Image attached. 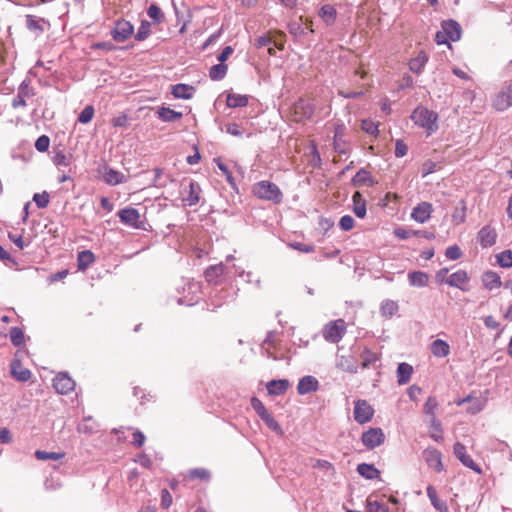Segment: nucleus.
I'll use <instances>...</instances> for the list:
<instances>
[{
    "label": "nucleus",
    "instance_id": "19",
    "mask_svg": "<svg viewBox=\"0 0 512 512\" xmlns=\"http://www.w3.org/2000/svg\"><path fill=\"white\" fill-rule=\"evenodd\" d=\"M469 281L468 274L465 270H458L447 277L445 283L450 287L458 288L466 291L465 284Z\"/></svg>",
    "mask_w": 512,
    "mask_h": 512
},
{
    "label": "nucleus",
    "instance_id": "58",
    "mask_svg": "<svg viewBox=\"0 0 512 512\" xmlns=\"http://www.w3.org/2000/svg\"><path fill=\"white\" fill-rule=\"evenodd\" d=\"M190 479L209 480L210 472L205 468H195L188 472Z\"/></svg>",
    "mask_w": 512,
    "mask_h": 512
},
{
    "label": "nucleus",
    "instance_id": "14",
    "mask_svg": "<svg viewBox=\"0 0 512 512\" xmlns=\"http://www.w3.org/2000/svg\"><path fill=\"white\" fill-rule=\"evenodd\" d=\"M385 435L381 428H370L362 435V443L367 448H375L383 444Z\"/></svg>",
    "mask_w": 512,
    "mask_h": 512
},
{
    "label": "nucleus",
    "instance_id": "32",
    "mask_svg": "<svg viewBox=\"0 0 512 512\" xmlns=\"http://www.w3.org/2000/svg\"><path fill=\"white\" fill-rule=\"evenodd\" d=\"M455 456L459 461L466 467L472 469L476 473H481L482 470L480 466L472 459V457L467 453V450H454Z\"/></svg>",
    "mask_w": 512,
    "mask_h": 512
},
{
    "label": "nucleus",
    "instance_id": "62",
    "mask_svg": "<svg viewBox=\"0 0 512 512\" xmlns=\"http://www.w3.org/2000/svg\"><path fill=\"white\" fill-rule=\"evenodd\" d=\"M50 145V138L47 135H41L35 142V148L39 152H45Z\"/></svg>",
    "mask_w": 512,
    "mask_h": 512
},
{
    "label": "nucleus",
    "instance_id": "31",
    "mask_svg": "<svg viewBox=\"0 0 512 512\" xmlns=\"http://www.w3.org/2000/svg\"><path fill=\"white\" fill-rule=\"evenodd\" d=\"M289 381L286 379L271 380L267 383L266 388L271 395H281L289 388Z\"/></svg>",
    "mask_w": 512,
    "mask_h": 512
},
{
    "label": "nucleus",
    "instance_id": "25",
    "mask_svg": "<svg viewBox=\"0 0 512 512\" xmlns=\"http://www.w3.org/2000/svg\"><path fill=\"white\" fill-rule=\"evenodd\" d=\"M225 266L223 264L211 265L206 268L204 272L205 279L209 283L219 284L220 278L225 272Z\"/></svg>",
    "mask_w": 512,
    "mask_h": 512
},
{
    "label": "nucleus",
    "instance_id": "27",
    "mask_svg": "<svg viewBox=\"0 0 512 512\" xmlns=\"http://www.w3.org/2000/svg\"><path fill=\"white\" fill-rule=\"evenodd\" d=\"M428 62V56L425 51L421 50L418 54L409 61V69L416 74H420L426 63Z\"/></svg>",
    "mask_w": 512,
    "mask_h": 512
},
{
    "label": "nucleus",
    "instance_id": "3",
    "mask_svg": "<svg viewBox=\"0 0 512 512\" xmlns=\"http://www.w3.org/2000/svg\"><path fill=\"white\" fill-rule=\"evenodd\" d=\"M347 330L346 323L343 319H337L328 322L323 330V338L330 343H338L342 340Z\"/></svg>",
    "mask_w": 512,
    "mask_h": 512
},
{
    "label": "nucleus",
    "instance_id": "21",
    "mask_svg": "<svg viewBox=\"0 0 512 512\" xmlns=\"http://www.w3.org/2000/svg\"><path fill=\"white\" fill-rule=\"evenodd\" d=\"M319 388V382L314 376H304L302 377L297 385V392L300 395H305L311 392L317 391Z\"/></svg>",
    "mask_w": 512,
    "mask_h": 512
},
{
    "label": "nucleus",
    "instance_id": "30",
    "mask_svg": "<svg viewBox=\"0 0 512 512\" xmlns=\"http://www.w3.org/2000/svg\"><path fill=\"white\" fill-rule=\"evenodd\" d=\"M399 311V305L396 301L386 299L381 302L380 314L385 319H391Z\"/></svg>",
    "mask_w": 512,
    "mask_h": 512
},
{
    "label": "nucleus",
    "instance_id": "34",
    "mask_svg": "<svg viewBox=\"0 0 512 512\" xmlns=\"http://www.w3.org/2000/svg\"><path fill=\"white\" fill-rule=\"evenodd\" d=\"M413 373V367L406 363L402 362L398 365L397 368V382L399 385L407 384L412 376Z\"/></svg>",
    "mask_w": 512,
    "mask_h": 512
},
{
    "label": "nucleus",
    "instance_id": "63",
    "mask_svg": "<svg viewBox=\"0 0 512 512\" xmlns=\"http://www.w3.org/2000/svg\"><path fill=\"white\" fill-rule=\"evenodd\" d=\"M289 246L294 250L300 251L302 253H312L315 251L314 245L305 244L302 242H292L289 244Z\"/></svg>",
    "mask_w": 512,
    "mask_h": 512
},
{
    "label": "nucleus",
    "instance_id": "55",
    "mask_svg": "<svg viewBox=\"0 0 512 512\" xmlns=\"http://www.w3.org/2000/svg\"><path fill=\"white\" fill-rule=\"evenodd\" d=\"M466 219V205L464 201H461V207H456L453 214L452 220L456 225L463 223Z\"/></svg>",
    "mask_w": 512,
    "mask_h": 512
},
{
    "label": "nucleus",
    "instance_id": "39",
    "mask_svg": "<svg viewBox=\"0 0 512 512\" xmlns=\"http://www.w3.org/2000/svg\"><path fill=\"white\" fill-rule=\"evenodd\" d=\"M362 359L361 366L363 369L375 366L376 362L379 361L378 353L371 351L369 348L365 347L360 355Z\"/></svg>",
    "mask_w": 512,
    "mask_h": 512
},
{
    "label": "nucleus",
    "instance_id": "40",
    "mask_svg": "<svg viewBox=\"0 0 512 512\" xmlns=\"http://www.w3.org/2000/svg\"><path fill=\"white\" fill-rule=\"evenodd\" d=\"M351 181H352V184L354 186H362V185H365V184H368L369 186H372L374 184V181H373L369 171H367L364 168H361L355 174V176L352 178Z\"/></svg>",
    "mask_w": 512,
    "mask_h": 512
},
{
    "label": "nucleus",
    "instance_id": "56",
    "mask_svg": "<svg viewBox=\"0 0 512 512\" xmlns=\"http://www.w3.org/2000/svg\"><path fill=\"white\" fill-rule=\"evenodd\" d=\"M33 201L38 208L44 209L50 202V196L46 191H43L42 193H35L33 196Z\"/></svg>",
    "mask_w": 512,
    "mask_h": 512
},
{
    "label": "nucleus",
    "instance_id": "51",
    "mask_svg": "<svg viewBox=\"0 0 512 512\" xmlns=\"http://www.w3.org/2000/svg\"><path fill=\"white\" fill-rule=\"evenodd\" d=\"M147 14L155 24H160L164 20V13L156 4H151L148 7Z\"/></svg>",
    "mask_w": 512,
    "mask_h": 512
},
{
    "label": "nucleus",
    "instance_id": "7",
    "mask_svg": "<svg viewBox=\"0 0 512 512\" xmlns=\"http://www.w3.org/2000/svg\"><path fill=\"white\" fill-rule=\"evenodd\" d=\"M34 95L35 91L31 87V81L29 79L23 80L18 87L17 95L12 100V107L14 109L25 107L26 99L31 98Z\"/></svg>",
    "mask_w": 512,
    "mask_h": 512
},
{
    "label": "nucleus",
    "instance_id": "45",
    "mask_svg": "<svg viewBox=\"0 0 512 512\" xmlns=\"http://www.w3.org/2000/svg\"><path fill=\"white\" fill-rule=\"evenodd\" d=\"M35 456L38 460H59L65 456L64 452H48L47 450H36Z\"/></svg>",
    "mask_w": 512,
    "mask_h": 512
},
{
    "label": "nucleus",
    "instance_id": "4",
    "mask_svg": "<svg viewBox=\"0 0 512 512\" xmlns=\"http://www.w3.org/2000/svg\"><path fill=\"white\" fill-rule=\"evenodd\" d=\"M442 32H437L436 42L438 44H445L448 40L457 41L461 37V27L454 20L443 21Z\"/></svg>",
    "mask_w": 512,
    "mask_h": 512
},
{
    "label": "nucleus",
    "instance_id": "60",
    "mask_svg": "<svg viewBox=\"0 0 512 512\" xmlns=\"http://www.w3.org/2000/svg\"><path fill=\"white\" fill-rule=\"evenodd\" d=\"M94 116V108L91 105L86 106L78 116V121L82 124L89 123Z\"/></svg>",
    "mask_w": 512,
    "mask_h": 512
},
{
    "label": "nucleus",
    "instance_id": "49",
    "mask_svg": "<svg viewBox=\"0 0 512 512\" xmlns=\"http://www.w3.org/2000/svg\"><path fill=\"white\" fill-rule=\"evenodd\" d=\"M72 154L68 153H64L63 151H59V152H56L55 155L53 156V163L56 165V166H64V167H67L71 164L72 162Z\"/></svg>",
    "mask_w": 512,
    "mask_h": 512
},
{
    "label": "nucleus",
    "instance_id": "11",
    "mask_svg": "<svg viewBox=\"0 0 512 512\" xmlns=\"http://www.w3.org/2000/svg\"><path fill=\"white\" fill-rule=\"evenodd\" d=\"M120 221L127 226L132 228H142V222L140 221V213L137 209L132 207H126L118 211L117 213Z\"/></svg>",
    "mask_w": 512,
    "mask_h": 512
},
{
    "label": "nucleus",
    "instance_id": "46",
    "mask_svg": "<svg viewBox=\"0 0 512 512\" xmlns=\"http://www.w3.org/2000/svg\"><path fill=\"white\" fill-rule=\"evenodd\" d=\"M334 150L339 154H346L348 151V145L343 139V135L338 131H335L334 141H333Z\"/></svg>",
    "mask_w": 512,
    "mask_h": 512
},
{
    "label": "nucleus",
    "instance_id": "22",
    "mask_svg": "<svg viewBox=\"0 0 512 512\" xmlns=\"http://www.w3.org/2000/svg\"><path fill=\"white\" fill-rule=\"evenodd\" d=\"M195 93V87L189 84L179 83L171 86V94L176 99H191Z\"/></svg>",
    "mask_w": 512,
    "mask_h": 512
},
{
    "label": "nucleus",
    "instance_id": "41",
    "mask_svg": "<svg viewBox=\"0 0 512 512\" xmlns=\"http://www.w3.org/2000/svg\"><path fill=\"white\" fill-rule=\"evenodd\" d=\"M358 473L366 479H375L379 476V470L371 464L362 463L357 467Z\"/></svg>",
    "mask_w": 512,
    "mask_h": 512
},
{
    "label": "nucleus",
    "instance_id": "12",
    "mask_svg": "<svg viewBox=\"0 0 512 512\" xmlns=\"http://www.w3.org/2000/svg\"><path fill=\"white\" fill-rule=\"evenodd\" d=\"M374 410L366 400H358L354 406V419L359 424L367 423L373 417Z\"/></svg>",
    "mask_w": 512,
    "mask_h": 512
},
{
    "label": "nucleus",
    "instance_id": "18",
    "mask_svg": "<svg viewBox=\"0 0 512 512\" xmlns=\"http://www.w3.org/2000/svg\"><path fill=\"white\" fill-rule=\"evenodd\" d=\"M117 434L119 441L126 440L129 436H131L132 440L129 443L134 446H142L145 441V435L141 431L134 430L132 428H125L117 431Z\"/></svg>",
    "mask_w": 512,
    "mask_h": 512
},
{
    "label": "nucleus",
    "instance_id": "47",
    "mask_svg": "<svg viewBox=\"0 0 512 512\" xmlns=\"http://www.w3.org/2000/svg\"><path fill=\"white\" fill-rule=\"evenodd\" d=\"M78 430L81 433L90 434L97 430V423L92 417L84 418L78 425Z\"/></svg>",
    "mask_w": 512,
    "mask_h": 512
},
{
    "label": "nucleus",
    "instance_id": "24",
    "mask_svg": "<svg viewBox=\"0 0 512 512\" xmlns=\"http://www.w3.org/2000/svg\"><path fill=\"white\" fill-rule=\"evenodd\" d=\"M200 192L201 188L198 183L194 181H190L188 189L185 190V195L183 197V201L188 206H194L196 205L200 200Z\"/></svg>",
    "mask_w": 512,
    "mask_h": 512
},
{
    "label": "nucleus",
    "instance_id": "26",
    "mask_svg": "<svg viewBox=\"0 0 512 512\" xmlns=\"http://www.w3.org/2000/svg\"><path fill=\"white\" fill-rule=\"evenodd\" d=\"M431 353L437 358H444L450 354L449 344L442 339H436L430 344Z\"/></svg>",
    "mask_w": 512,
    "mask_h": 512
},
{
    "label": "nucleus",
    "instance_id": "38",
    "mask_svg": "<svg viewBox=\"0 0 512 512\" xmlns=\"http://www.w3.org/2000/svg\"><path fill=\"white\" fill-rule=\"evenodd\" d=\"M318 15L327 25H332L336 20L337 11L334 6L325 4L320 8Z\"/></svg>",
    "mask_w": 512,
    "mask_h": 512
},
{
    "label": "nucleus",
    "instance_id": "9",
    "mask_svg": "<svg viewBox=\"0 0 512 512\" xmlns=\"http://www.w3.org/2000/svg\"><path fill=\"white\" fill-rule=\"evenodd\" d=\"M314 109V105L311 102L300 98L292 107L294 120L301 122L310 119L314 113Z\"/></svg>",
    "mask_w": 512,
    "mask_h": 512
},
{
    "label": "nucleus",
    "instance_id": "29",
    "mask_svg": "<svg viewBox=\"0 0 512 512\" xmlns=\"http://www.w3.org/2000/svg\"><path fill=\"white\" fill-rule=\"evenodd\" d=\"M353 212L358 218H364L366 216V200L362 194L356 191L352 196Z\"/></svg>",
    "mask_w": 512,
    "mask_h": 512
},
{
    "label": "nucleus",
    "instance_id": "59",
    "mask_svg": "<svg viewBox=\"0 0 512 512\" xmlns=\"http://www.w3.org/2000/svg\"><path fill=\"white\" fill-rule=\"evenodd\" d=\"M361 128L363 131L370 135L377 136L379 133L378 123H375L374 121L368 119L362 120Z\"/></svg>",
    "mask_w": 512,
    "mask_h": 512
},
{
    "label": "nucleus",
    "instance_id": "37",
    "mask_svg": "<svg viewBox=\"0 0 512 512\" xmlns=\"http://www.w3.org/2000/svg\"><path fill=\"white\" fill-rule=\"evenodd\" d=\"M95 261V256L90 250H83L78 253L77 267L80 271L86 270Z\"/></svg>",
    "mask_w": 512,
    "mask_h": 512
},
{
    "label": "nucleus",
    "instance_id": "54",
    "mask_svg": "<svg viewBox=\"0 0 512 512\" xmlns=\"http://www.w3.org/2000/svg\"><path fill=\"white\" fill-rule=\"evenodd\" d=\"M10 339L14 346L18 347L24 343V333L19 327H12L10 329Z\"/></svg>",
    "mask_w": 512,
    "mask_h": 512
},
{
    "label": "nucleus",
    "instance_id": "33",
    "mask_svg": "<svg viewBox=\"0 0 512 512\" xmlns=\"http://www.w3.org/2000/svg\"><path fill=\"white\" fill-rule=\"evenodd\" d=\"M337 367L348 373H357L358 364L357 360L352 356H341L337 362Z\"/></svg>",
    "mask_w": 512,
    "mask_h": 512
},
{
    "label": "nucleus",
    "instance_id": "15",
    "mask_svg": "<svg viewBox=\"0 0 512 512\" xmlns=\"http://www.w3.org/2000/svg\"><path fill=\"white\" fill-rule=\"evenodd\" d=\"M422 457L430 469H433L436 472H442L445 470V465L439 450H424Z\"/></svg>",
    "mask_w": 512,
    "mask_h": 512
},
{
    "label": "nucleus",
    "instance_id": "53",
    "mask_svg": "<svg viewBox=\"0 0 512 512\" xmlns=\"http://www.w3.org/2000/svg\"><path fill=\"white\" fill-rule=\"evenodd\" d=\"M437 407H438L437 399L434 396H430L427 398V400L424 404L423 411L429 418L436 417L435 411H436Z\"/></svg>",
    "mask_w": 512,
    "mask_h": 512
},
{
    "label": "nucleus",
    "instance_id": "36",
    "mask_svg": "<svg viewBox=\"0 0 512 512\" xmlns=\"http://www.w3.org/2000/svg\"><path fill=\"white\" fill-rule=\"evenodd\" d=\"M409 284L414 287H425L428 285L429 276L422 271H412L408 273Z\"/></svg>",
    "mask_w": 512,
    "mask_h": 512
},
{
    "label": "nucleus",
    "instance_id": "16",
    "mask_svg": "<svg viewBox=\"0 0 512 512\" xmlns=\"http://www.w3.org/2000/svg\"><path fill=\"white\" fill-rule=\"evenodd\" d=\"M433 212L432 204L429 202H421L413 208L411 217L418 223L427 222Z\"/></svg>",
    "mask_w": 512,
    "mask_h": 512
},
{
    "label": "nucleus",
    "instance_id": "50",
    "mask_svg": "<svg viewBox=\"0 0 512 512\" xmlns=\"http://www.w3.org/2000/svg\"><path fill=\"white\" fill-rule=\"evenodd\" d=\"M368 512H388V507L377 499L369 496L366 500Z\"/></svg>",
    "mask_w": 512,
    "mask_h": 512
},
{
    "label": "nucleus",
    "instance_id": "6",
    "mask_svg": "<svg viewBox=\"0 0 512 512\" xmlns=\"http://www.w3.org/2000/svg\"><path fill=\"white\" fill-rule=\"evenodd\" d=\"M134 33V26L125 19H119L115 22L111 30V36L116 42L122 43L128 40Z\"/></svg>",
    "mask_w": 512,
    "mask_h": 512
},
{
    "label": "nucleus",
    "instance_id": "13",
    "mask_svg": "<svg viewBox=\"0 0 512 512\" xmlns=\"http://www.w3.org/2000/svg\"><path fill=\"white\" fill-rule=\"evenodd\" d=\"M98 173L102 176V179L108 184V185H118L122 184L126 181V177L123 173L107 166H99L98 167Z\"/></svg>",
    "mask_w": 512,
    "mask_h": 512
},
{
    "label": "nucleus",
    "instance_id": "61",
    "mask_svg": "<svg viewBox=\"0 0 512 512\" xmlns=\"http://www.w3.org/2000/svg\"><path fill=\"white\" fill-rule=\"evenodd\" d=\"M215 162H216L217 167L219 168V170L225 176L227 182L229 184H231V185H235L234 178H233L232 173L230 172L229 168L227 167V165L224 164L220 159H215Z\"/></svg>",
    "mask_w": 512,
    "mask_h": 512
},
{
    "label": "nucleus",
    "instance_id": "48",
    "mask_svg": "<svg viewBox=\"0 0 512 512\" xmlns=\"http://www.w3.org/2000/svg\"><path fill=\"white\" fill-rule=\"evenodd\" d=\"M151 33V24L147 20H142L141 24L137 30V33L135 34V39L137 41H144L146 40Z\"/></svg>",
    "mask_w": 512,
    "mask_h": 512
},
{
    "label": "nucleus",
    "instance_id": "44",
    "mask_svg": "<svg viewBox=\"0 0 512 512\" xmlns=\"http://www.w3.org/2000/svg\"><path fill=\"white\" fill-rule=\"evenodd\" d=\"M429 424L431 437L436 442H439V440L442 439L441 421L438 420L436 417H431L429 418Z\"/></svg>",
    "mask_w": 512,
    "mask_h": 512
},
{
    "label": "nucleus",
    "instance_id": "23",
    "mask_svg": "<svg viewBox=\"0 0 512 512\" xmlns=\"http://www.w3.org/2000/svg\"><path fill=\"white\" fill-rule=\"evenodd\" d=\"M10 368L12 376L19 382H26L31 377V371L25 368L18 359L11 362Z\"/></svg>",
    "mask_w": 512,
    "mask_h": 512
},
{
    "label": "nucleus",
    "instance_id": "35",
    "mask_svg": "<svg viewBox=\"0 0 512 512\" xmlns=\"http://www.w3.org/2000/svg\"><path fill=\"white\" fill-rule=\"evenodd\" d=\"M156 113L158 117L164 122H174L180 120L183 116L182 112H178L164 106L159 107Z\"/></svg>",
    "mask_w": 512,
    "mask_h": 512
},
{
    "label": "nucleus",
    "instance_id": "2",
    "mask_svg": "<svg viewBox=\"0 0 512 512\" xmlns=\"http://www.w3.org/2000/svg\"><path fill=\"white\" fill-rule=\"evenodd\" d=\"M411 119L417 126L424 128L428 135H431L438 129V115L425 107H417L412 112Z\"/></svg>",
    "mask_w": 512,
    "mask_h": 512
},
{
    "label": "nucleus",
    "instance_id": "8",
    "mask_svg": "<svg viewBox=\"0 0 512 512\" xmlns=\"http://www.w3.org/2000/svg\"><path fill=\"white\" fill-rule=\"evenodd\" d=\"M251 405L255 412L258 414V416L264 421V423L273 431H279L280 425L278 422L274 419V417L271 415V413L268 412V410L265 408L264 404L256 397H253L251 399Z\"/></svg>",
    "mask_w": 512,
    "mask_h": 512
},
{
    "label": "nucleus",
    "instance_id": "43",
    "mask_svg": "<svg viewBox=\"0 0 512 512\" xmlns=\"http://www.w3.org/2000/svg\"><path fill=\"white\" fill-rule=\"evenodd\" d=\"M227 73V65L223 63H219L213 65L209 70V77L211 80L219 81L222 80Z\"/></svg>",
    "mask_w": 512,
    "mask_h": 512
},
{
    "label": "nucleus",
    "instance_id": "1",
    "mask_svg": "<svg viewBox=\"0 0 512 512\" xmlns=\"http://www.w3.org/2000/svg\"><path fill=\"white\" fill-rule=\"evenodd\" d=\"M252 192L258 199L270 201L274 204H280L283 200V193L280 188L268 180L255 183L252 187Z\"/></svg>",
    "mask_w": 512,
    "mask_h": 512
},
{
    "label": "nucleus",
    "instance_id": "20",
    "mask_svg": "<svg viewBox=\"0 0 512 512\" xmlns=\"http://www.w3.org/2000/svg\"><path fill=\"white\" fill-rule=\"evenodd\" d=\"M46 26H49V22L46 19L34 15H26V28L36 35H41L45 31Z\"/></svg>",
    "mask_w": 512,
    "mask_h": 512
},
{
    "label": "nucleus",
    "instance_id": "57",
    "mask_svg": "<svg viewBox=\"0 0 512 512\" xmlns=\"http://www.w3.org/2000/svg\"><path fill=\"white\" fill-rule=\"evenodd\" d=\"M462 255H463V252H462L461 248L456 244L447 247L445 250V256L449 260H453V261L458 260L462 257Z\"/></svg>",
    "mask_w": 512,
    "mask_h": 512
},
{
    "label": "nucleus",
    "instance_id": "42",
    "mask_svg": "<svg viewBox=\"0 0 512 512\" xmlns=\"http://www.w3.org/2000/svg\"><path fill=\"white\" fill-rule=\"evenodd\" d=\"M227 106L230 108L245 107L248 104V96L241 94H228Z\"/></svg>",
    "mask_w": 512,
    "mask_h": 512
},
{
    "label": "nucleus",
    "instance_id": "10",
    "mask_svg": "<svg viewBox=\"0 0 512 512\" xmlns=\"http://www.w3.org/2000/svg\"><path fill=\"white\" fill-rule=\"evenodd\" d=\"M53 387L57 393L67 395L75 389V381L68 373L60 372L53 379Z\"/></svg>",
    "mask_w": 512,
    "mask_h": 512
},
{
    "label": "nucleus",
    "instance_id": "5",
    "mask_svg": "<svg viewBox=\"0 0 512 512\" xmlns=\"http://www.w3.org/2000/svg\"><path fill=\"white\" fill-rule=\"evenodd\" d=\"M497 111H505L512 107V80L505 82L492 101Z\"/></svg>",
    "mask_w": 512,
    "mask_h": 512
},
{
    "label": "nucleus",
    "instance_id": "64",
    "mask_svg": "<svg viewBox=\"0 0 512 512\" xmlns=\"http://www.w3.org/2000/svg\"><path fill=\"white\" fill-rule=\"evenodd\" d=\"M354 219L352 216L350 215H344L341 217L340 221H339V227L343 230V231H350L353 229L354 227Z\"/></svg>",
    "mask_w": 512,
    "mask_h": 512
},
{
    "label": "nucleus",
    "instance_id": "17",
    "mask_svg": "<svg viewBox=\"0 0 512 512\" xmlns=\"http://www.w3.org/2000/svg\"><path fill=\"white\" fill-rule=\"evenodd\" d=\"M477 239L482 248H488L496 243L497 233L496 230L490 225H486L480 229Z\"/></svg>",
    "mask_w": 512,
    "mask_h": 512
},
{
    "label": "nucleus",
    "instance_id": "52",
    "mask_svg": "<svg viewBox=\"0 0 512 512\" xmlns=\"http://www.w3.org/2000/svg\"><path fill=\"white\" fill-rule=\"evenodd\" d=\"M497 263L503 268L512 267V251L504 250L500 252L497 256Z\"/></svg>",
    "mask_w": 512,
    "mask_h": 512
},
{
    "label": "nucleus",
    "instance_id": "28",
    "mask_svg": "<svg viewBox=\"0 0 512 512\" xmlns=\"http://www.w3.org/2000/svg\"><path fill=\"white\" fill-rule=\"evenodd\" d=\"M482 282L486 289L493 290L500 288L502 281L498 273L494 271H486L482 275Z\"/></svg>",
    "mask_w": 512,
    "mask_h": 512
}]
</instances>
